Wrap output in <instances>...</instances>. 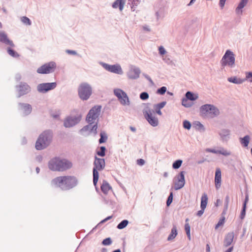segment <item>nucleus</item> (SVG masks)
Instances as JSON below:
<instances>
[{
    "mask_svg": "<svg viewBox=\"0 0 252 252\" xmlns=\"http://www.w3.org/2000/svg\"><path fill=\"white\" fill-rule=\"evenodd\" d=\"M249 201V195L248 194H246L245 195V200L243 203L242 206L244 207H247V204Z\"/></svg>",
    "mask_w": 252,
    "mask_h": 252,
    "instance_id": "55",
    "label": "nucleus"
},
{
    "mask_svg": "<svg viewBox=\"0 0 252 252\" xmlns=\"http://www.w3.org/2000/svg\"><path fill=\"white\" fill-rule=\"evenodd\" d=\"M106 148L105 146H100L99 151H96V154L97 156L103 157L106 155Z\"/></svg>",
    "mask_w": 252,
    "mask_h": 252,
    "instance_id": "35",
    "label": "nucleus"
},
{
    "mask_svg": "<svg viewBox=\"0 0 252 252\" xmlns=\"http://www.w3.org/2000/svg\"><path fill=\"white\" fill-rule=\"evenodd\" d=\"M66 53H67L68 54L73 55H77V53L76 51L74 50H71L67 49L65 51Z\"/></svg>",
    "mask_w": 252,
    "mask_h": 252,
    "instance_id": "58",
    "label": "nucleus"
},
{
    "mask_svg": "<svg viewBox=\"0 0 252 252\" xmlns=\"http://www.w3.org/2000/svg\"><path fill=\"white\" fill-rule=\"evenodd\" d=\"M53 137V131L47 129L40 133L35 142V148L37 150L40 151L47 148L52 143Z\"/></svg>",
    "mask_w": 252,
    "mask_h": 252,
    "instance_id": "3",
    "label": "nucleus"
},
{
    "mask_svg": "<svg viewBox=\"0 0 252 252\" xmlns=\"http://www.w3.org/2000/svg\"><path fill=\"white\" fill-rule=\"evenodd\" d=\"M105 166V159L104 158H98L95 156L94 167L93 169V184L94 186H96L99 179L98 171L102 170Z\"/></svg>",
    "mask_w": 252,
    "mask_h": 252,
    "instance_id": "5",
    "label": "nucleus"
},
{
    "mask_svg": "<svg viewBox=\"0 0 252 252\" xmlns=\"http://www.w3.org/2000/svg\"><path fill=\"white\" fill-rule=\"evenodd\" d=\"M240 142H241V144L244 147H246L248 146V145L249 144L250 137L249 135H245L244 137L240 138Z\"/></svg>",
    "mask_w": 252,
    "mask_h": 252,
    "instance_id": "33",
    "label": "nucleus"
},
{
    "mask_svg": "<svg viewBox=\"0 0 252 252\" xmlns=\"http://www.w3.org/2000/svg\"><path fill=\"white\" fill-rule=\"evenodd\" d=\"M226 0H220V1H219V5L221 7V8H223L224 5H225V1H226Z\"/></svg>",
    "mask_w": 252,
    "mask_h": 252,
    "instance_id": "59",
    "label": "nucleus"
},
{
    "mask_svg": "<svg viewBox=\"0 0 252 252\" xmlns=\"http://www.w3.org/2000/svg\"><path fill=\"white\" fill-rule=\"evenodd\" d=\"M234 236V234L233 232H231L227 233L225 236L224 239L223 246L225 247L229 246L233 242Z\"/></svg>",
    "mask_w": 252,
    "mask_h": 252,
    "instance_id": "20",
    "label": "nucleus"
},
{
    "mask_svg": "<svg viewBox=\"0 0 252 252\" xmlns=\"http://www.w3.org/2000/svg\"><path fill=\"white\" fill-rule=\"evenodd\" d=\"M140 0H128V4L130 6V9L132 11H135L136 6L140 4Z\"/></svg>",
    "mask_w": 252,
    "mask_h": 252,
    "instance_id": "29",
    "label": "nucleus"
},
{
    "mask_svg": "<svg viewBox=\"0 0 252 252\" xmlns=\"http://www.w3.org/2000/svg\"><path fill=\"white\" fill-rule=\"evenodd\" d=\"M207 151L212 153H214V154H219V153H218L219 150H216L215 149H208L207 150Z\"/></svg>",
    "mask_w": 252,
    "mask_h": 252,
    "instance_id": "64",
    "label": "nucleus"
},
{
    "mask_svg": "<svg viewBox=\"0 0 252 252\" xmlns=\"http://www.w3.org/2000/svg\"><path fill=\"white\" fill-rule=\"evenodd\" d=\"M98 128V120L96 122L94 123L92 126V127L90 129V133H93L94 135L97 133V129Z\"/></svg>",
    "mask_w": 252,
    "mask_h": 252,
    "instance_id": "40",
    "label": "nucleus"
},
{
    "mask_svg": "<svg viewBox=\"0 0 252 252\" xmlns=\"http://www.w3.org/2000/svg\"><path fill=\"white\" fill-rule=\"evenodd\" d=\"M7 53L13 58H18L20 55L19 54L14 50L12 49V47H8L7 48Z\"/></svg>",
    "mask_w": 252,
    "mask_h": 252,
    "instance_id": "34",
    "label": "nucleus"
},
{
    "mask_svg": "<svg viewBox=\"0 0 252 252\" xmlns=\"http://www.w3.org/2000/svg\"><path fill=\"white\" fill-rule=\"evenodd\" d=\"M100 138L98 140L99 144L104 143L106 142L108 136L104 131H102L100 133Z\"/></svg>",
    "mask_w": 252,
    "mask_h": 252,
    "instance_id": "36",
    "label": "nucleus"
},
{
    "mask_svg": "<svg viewBox=\"0 0 252 252\" xmlns=\"http://www.w3.org/2000/svg\"><path fill=\"white\" fill-rule=\"evenodd\" d=\"M82 115L79 114L74 117L68 116L63 122V126L66 128L72 127L78 124L81 120Z\"/></svg>",
    "mask_w": 252,
    "mask_h": 252,
    "instance_id": "14",
    "label": "nucleus"
},
{
    "mask_svg": "<svg viewBox=\"0 0 252 252\" xmlns=\"http://www.w3.org/2000/svg\"><path fill=\"white\" fill-rule=\"evenodd\" d=\"M78 180L73 176L57 177L51 181V185L60 188L62 190H68L73 189L78 184Z\"/></svg>",
    "mask_w": 252,
    "mask_h": 252,
    "instance_id": "1",
    "label": "nucleus"
},
{
    "mask_svg": "<svg viewBox=\"0 0 252 252\" xmlns=\"http://www.w3.org/2000/svg\"><path fill=\"white\" fill-rule=\"evenodd\" d=\"M235 55L233 52L230 50H227L220 60V64L222 67L228 65L232 67L235 64Z\"/></svg>",
    "mask_w": 252,
    "mask_h": 252,
    "instance_id": "7",
    "label": "nucleus"
},
{
    "mask_svg": "<svg viewBox=\"0 0 252 252\" xmlns=\"http://www.w3.org/2000/svg\"><path fill=\"white\" fill-rule=\"evenodd\" d=\"M129 221L127 220H124L121 221L117 226V228L119 229H123L126 227L128 225Z\"/></svg>",
    "mask_w": 252,
    "mask_h": 252,
    "instance_id": "37",
    "label": "nucleus"
},
{
    "mask_svg": "<svg viewBox=\"0 0 252 252\" xmlns=\"http://www.w3.org/2000/svg\"><path fill=\"white\" fill-rule=\"evenodd\" d=\"M36 160L38 162H41L43 159V157L41 155H38L35 158Z\"/></svg>",
    "mask_w": 252,
    "mask_h": 252,
    "instance_id": "61",
    "label": "nucleus"
},
{
    "mask_svg": "<svg viewBox=\"0 0 252 252\" xmlns=\"http://www.w3.org/2000/svg\"><path fill=\"white\" fill-rule=\"evenodd\" d=\"M158 51L159 54L162 56L164 55L166 52L165 48L162 46H160L158 47Z\"/></svg>",
    "mask_w": 252,
    "mask_h": 252,
    "instance_id": "53",
    "label": "nucleus"
},
{
    "mask_svg": "<svg viewBox=\"0 0 252 252\" xmlns=\"http://www.w3.org/2000/svg\"><path fill=\"white\" fill-rule=\"evenodd\" d=\"M183 160L182 159H177L173 163L172 168L174 169H178L181 166Z\"/></svg>",
    "mask_w": 252,
    "mask_h": 252,
    "instance_id": "39",
    "label": "nucleus"
},
{
    "mask_svg": "<svg viewBox=\"0 0 252 252\" xmlns=\"http://www.w3.org/2000/svg\"><path fill=\"white\" fill-rule=\"evenodd\" d=\"M246 209H247V207H244L242 206V210L241 211V214L240 215V218L241 220L244 219L246 216Z\"/></svg>",
    "mask_w": 252,
    "mask_h": 252,
    "instance_id": "52",
    "label": "nucleus"
},
{
    "mask_svg": "<svg viewBox=\"0 0 252 252\" xmlns=\"http://www.w3.org/2000/svg\"><path fill=\"white\" fill-rule=\"evenodd\" d=\"M21 21L22 22L27 25H31L32 24V22L31 21V20L27 17L26 16H23L22 18H21Z\"/></svg>",
    "mask_w": 252,
    "mask_h": 252,
    "instance_id": "47",
    "label": "nucleus"
},
{
    "mask_svg": "<svg viewBox=\"0 0 252 252\" xmlns=\"http://www.w3.org/2000/svg\"><path fill=\"white\" fill-rule=\"evenodd\" d=\"M178 232L177 230V227L175 225H173L170 234L169 235L167 240L170 241L173 240L177 235Z\"/></svg>",
    "mask_w": 252,
    "mask_h": 252,
    "instance_id": "27",
    "label": "nucleus"
},
{
    "mask_svg": "<svg viewBox=\"0 0 252 252\" xmlns=\"http://www.w3.org/2000/svg\"><path fill=\"white\" fill-rule=\"evenodd\" d=\"M225 222V218L222 217L220 219L218 222L216 224L215 228L217 229L220 226L223 225Z\"/></svg>",
    "mask_w": 252,
    "mask_h": 252,
    "instance_id": "48",
    "label": "nucleus"
},
{
    "mask_svg": "<svg viewBox=\"0 0 252 252\" xmlns=\"http://www.w3.org/2000/svg\"><path fill=\"white\" fill-rule=\"evenodd\" d=\"M101 108V106L95 105L89 110L86 117V121L88 123V125H86L80 129L79 132L80 133L82 134L83 132L88 130L90 131V126L94 124V121L98 118Z\"/></svg>",
    "mask_w": 252,
    "mask_h": 252,
    "instance_id": "4",
    "label": "nucleus"
},
{
    "mask_svg": "<svg viewBox=\"0 0 252 252\" xmlns=\"http://www.w3.org/2000/svg\"><path fill=\"white\" fill-rule=\"evenodd\" d=\"M248 0H241L238 6L236 7L235 12L237 14L242 15L243 13L242 9L246 5Z\"/></svg>",
    "mask_w": 252,
    "mask_h": 252,
    "instance_id": "24",
    "label": "nucleus"
},
{
    "mask_svg": "<svg viewBox=\"0 0 252 252\" xmlns=\"http://www.w3.org/2000/svg\"><path fill=\"white\" fill-rule=\"evenodd\" d=\"M183 127L188 130H189L191 127V124L190 122L188 120H185L183 123Z\"/></svg>",
    "mask_w": 252,
    "mask_h": 252,
    "instance_id": "45",
    "label": "nucleus"
},
{
    "mask_svg": "<svg viewBox=\"0 0 252 252\" xmlns=\"http://www.w3.org/2000/svg\"><path fill=\"white\" fill-rule=\"evenodd\" d=\"M201 209L198 211L197 213V216L200 217L204 213L205 208L200 207Z\"/></svg>",
    "mask_w": 252,
    "mask_h": 252,
    "instance_id": "57",
    "label": "nucleus"
},
{
    "mask_svg": "<svg viewBox=\"0 0 252 252\" xmlns=\"http://www.w3.org/2000/svg\"><path fill=\"white\" fill-rule=\"evenodd\" d=\"M221 174L220 168H218L215 171V183L216 189H218L221 186Z\"/></svg>",
    "mask_w": 252,
    "mask_h": 252,
    "instance_id": "19",
    "label": "nucleus"
},
{
    "mask_svg": "<svg viewBox=\"0 0 252 252\" xmlns=\"http://www.w3.org/2000/svg\"><path fill=\"white\" fill-rule=\"evenodd\" d=\"M57 85L56 82L40 83L37 86V90L40 93L45 94L54 90Z\"/></svg>",
    "mask_w": 252,
    "mask_h": 252,
    "instance_id": "12",
    "label": "nucleus"
},
{
    "mask_svg": "<svg viewBox=\"0 0 252 252\" xmlns=\"http://www.w3.org/2000/svg\"><path fill=\"white\" fill-rule=\"evenodd\" d=\"M0 42L5 45H8L12 47H14L15 45L13 41L10 40L7 36V34L4 32L0 31Z\"/></svg>",
    "mask_w": 252,
    "mask_h": 252,
    "instance_id": "18",
    "label": "nucleus"
},
{
    "mask_svg": "<svg viewBox=\"0 0 252 252\" xmlns=\"http://www.w3.org/2000/svg\"><path fill=\"white\" fill-rule=\"evenodd\" d=\"M189 100L187 99L186 97L185 98H183L182 100V105L186 108L190 107L192 105V103L189 102Z\"/></svg>",
    "mask_w": 252,
    "mask_h": 252,
    "instance_id": "38",
    "label": "nucleus"
},
{
    "mask_svg": "<svg viewBox=\"0 0 252 252\" xmlns=\"http://www.w3.org/2000/svg\"><path fill=\"white\" fill-rule=\"evenodd\" d=\"M167 91V88L165 86H162L157 90V94L160 95H163Z\"/></svg>",
    "mask_w": 252,
    "mask_h": 252,
    "instance_id": "43",
    "label": "nucleus"
},
{
    "mask_svg": "<svg viewBox=\"0 0 252 252\" xmlns=\"http://www.w3.org/2000/svg\"><path fill=\"white\" fill-rule=\"evenodd\" d=\"M126 0H116L112 5L113 8H119V10L122 11L124 7Z\"/></svg>",
    "mask_w": 252,
    "mask_h": 252,
    "instance_id": "22",
    "label": "nucleus"
},
{
    "mask_svg": "<svg viewBox=\"0 0 252 252\" xmlns=\"http://www.w3.org/2000/svg\"><path fill=\"white\" fill-rule=\"evenodd\" d=\"M166 101H162L158 104H155L154 105V107H157L158 108H159V109H162V108H163L165 105H166Z\"/></svg>",
    "mask_w": 252,
    "mask_h": 252,
    "instance_id": "51",
    "label": "nucleus"
},
{
    "mask_svg": "<svg viewBox=\"0 0 252 252\" xmlns=\"http://www.w3.org/2000/svg\"><path fill=\"white\" fill-rule=\"evenodd\" d=\"M56 63L54 62L46 63L37 68V72L39 74H49L54 72L56 68Z\"/></svg>",
    "mask_w": 252,
    "mask_h": 252,
    "instance_id": "9",
    "label": "nucleus"
},
{
    "mask_svg": "<svg viewBox=\"0 0 252 252\" xmlns=\"http://www.w3.org/2000/svg\"><path fill=\"white\" fill-rule=\"evenodd\" d=\"M218 153L219 154H221L224 156H228L231 155V152L223 149L222 150H219Z\"/></svg>",
    "mask_w": 252,
    "mask_h": 252,
    "instance_id": "50",
    "label": "nucleus"
},
{
    "mask_svg": "<svg viewBox=\"0 0 252 252\" xmlns=\"http://www.w3.org/2000/svg\"><path fill=\"white\" fill-rule=\"evenodd\" d=\"M185 230L186 231L188 238L190 240V226L189 223H186L185 225Z\"/></svg>",
    "mask_w": 252,
    "mask_h": 252,
    "instance_id": "41",
    "label": "nucleus"
},
{
    "mask_svg": "<svg viewBox=\"0 0 252 252\" xmlns=\"http://www.w3.org/2000/svg\"><path fill=\"white\" fill-rule=\"evenodd\" d=\"M208 198L207 194L206 193H204L201 198L200 207L206 208L208 203Z\"/></svg>",
    "mask_w": 252,
    "mask_h": 252,
    "instance_id": "32",
    "label": "nucleus"
},
{
    "mask_svg": "<svg viewBox=\"0 0 252 252\" xmlns=\"http://www.w3.org/2000/svg\"><path fill=\"white\" fill-rule=\"evenodd\" d=\"M229 202V196L228 195H227L225 198L223 212L225 211H226L227 210L228 207Z\"/></svg>",
    "mask_w": 252,
    "mask_h": 252,
    "instance_id": "49",
    "label": "nucleus"
},
{
    "mask_svg": "<svg viewBox=\"0 0 252 252\" xmlns=\"http://www.w3.org/2000/svg\"><path fill=\"white\" fill-rule=\"evenodd\" d=\"M153 110L148 106H146L143 111V113L148 122L153 126H157L158 125V120L155 116L152 115Z\"/></svg>",
    "mask_w": 252,
    "mask_h": 252,
    "instance_id": "8",
    "label": "nucleus"
},
{
    "mask_svg": "<svg viewBox=\"0 0 252 252\" xmlns=\"http://www.w3.org/2000/svg\"><path fill=\"white\" fill-rule=\"evenodd\" d=\"M228 81H229L230 83H232L235 84H242L244 81L245 79H242L240 78H238L236 76H233L229 77L227 79Z\"/></svg>",
    "mask_w": 252,
    "mask_h": 252,
    "instance_id": "30",
    "label": "nucleus"
},
{
    "mask_svg": "<svg viewBox=\"0 0 252 252\" xmlns=\"http://www.w3.org/2000/svg\"><path fill=\"white\" fill-rule=\"evenodd\" d=\"M112 243V239L110 237L106 238L103 240L101 244L103 246H109Z\"/></svg>",
    "mask_w": 252,
    "mask_h": 252,
    "instance_id": "44",
    "label": "nucleus"
},
{
    "mask_svg": "<svg viewBox=\"0 0 252 252\" xmlns=\"http://www.w3.org/2000/svg\"><path fill=\"white\" fill-rule=\"evenodd\" d=\"M173 193L172 191H170L169 193V195H168L167 200H166V206L169 207L173 201Z\"/></svg>",
    "mask_w": 252,
    "mask_h": 252,
    "instance_id": "42",
    "label": "nucleus"
},
{
    "mask_svg": "<svg viewBox=\"0 0 252 252\" xmlns=\"http://www.w3.org/2000/svg\"><path fill=\"white\" fill-rule=\"evenodd\" d=\"M48 166L51 171L63 172L70 169L72 163L66 158L55 157L48 161Z\"/></svg>",
    "mask_w": 252,
    "mask_h": 252,
    "instance_id": "2",
    "label": "nucleus"
},
{
    "mask_svg": "<svg viewBox=\"0 0 252 252\" xmlns=\"http://www.w3.org/2000/svg\"><path fill=\"white\" fill-rule=\"evenodd\" d=\"M193 127L196 130L204 132L205 130L204 126L199 121H196L192 123Z\"/></svg>",
    "mask_w": 252,
    "mask_h": 252,
    "instance_id": "28",
    "label": "nucleus"
},
{
    "mask_svg": "<svg viewBox=\"0 0 252 252\" xmlns=\"http://www.w3.org/2000/svg\"><path fill=\"white\" fill-rule=\"evenodd\" d=\"M112 218V216H108L107 217H106L105 219H103V220H102L100 222H99V224L100 223H104L106 221H107V220H110L111 218Z\"/></svg>",
    "mask_w": 252,
    "mask_h": 252,
    "instance_id": "60",
    "label": "nucleus"
},
{
    "mask_svg": "<svg viewBox=\"0 0 252 252\" xmlns=\"http://www.w3.org/2000/svg\"><path fill=\"white\" fill-rule=\"evenodd\" d=\"M101 190L102 192L105 194H107L108 191L110 189H112V187L109 185V184L107 182V181L105 180H103L102 182V184L100 187Z\"/></svg>",
    "mask_w": 252,
    "mask_h": 252,
    "instance_id": "25",
    "label": "nucleus"
},
{
    "mask_svg": "<svg viewBox=\"0 0 252 252\" xmlns=\"http://www.w3.org/2000/svg\"><path fill=\"white\" fill-rule=\"evenodd\" d=\"M155 110V112L156 113L158 114V115H162V112L161 111V109H159V108H158L157 107H154Z\"/></svg>",
    "mask_w": 252,
    "mask_h": 252,
    "instance_id": "63",
    "label": "nucleus"
},
{
    "mask_svg": "<svg viewBox=\"0 0 252 252\" xmlns=\"http://www.w3.org/2000/svg\"><path fill=\"white\" fill-rule=\"evenodd\" d=\"M246 79L250 82H252V71L246 73Z\"/></svg>",
    "mask_w": 252,
    "mask_h": 252,
    "instance_id": "54",
    "label": "nucleus"
},
{
    "mask_svg": "<svg viewBox=\"0 0 252 252\" xmlns=\"http://www.w3.org/2000/svg\"><path fill=\"white\" fill-rule=\"evenodd\" d=\"M210 107V104H206L202 105L199 108L200 115L202 117L207 116L209 113L210 110V109H209Z\"/></svg>",
    "mask_w": 252,
    "mask_h": 252,
    "instance_id": "23",
    "label": "nucleus"
},
{
    "mask_svg": "<svg viewBox=\"0 0 252 252\" xmlns=\"http://www.w3.org/2000/svg\"><path fill=\"white\" fill-rule=\"evenodd\" d=\"M114 93L122 105H129V98L125 92L120 89H116L114 90Z\"/></svg>",
    "mask_w": 252,
    "mask_h": 252,
    "instance_id": "10",
    "label": "nucleus"
},
{
    "mask_svg": "<svg viewBox=\"0 0 252 252\" xmlns=\"http://www.w3.org/2000/svg\"><path fill=\"white\" fill-rule=\"evenodd\" d=\"M143 75L145 77V78H146L150 82H151V83H153V80L148 75L145 73H143Z\"/></svg>",
    "mask_w": 252,
    "mask_h": 252,
    "instance_id": "62",
    "label": "nucleus"
},
{
    "mask_svg": "<svg viewBox=\"0 0 252 252\" xmlns=\"http://www.w3.org/2000/svg\"><path fill=\"white\" fill-rule=\"evenodd\" d=\"M101 64L104 68L110 72L120 75L123 73L120 65L118 64L110 65L104 63H101Z\"/></svg>",
    "mask_w": 252,
    "mask_h": 252,
    "instance_id": "15",
    "label": "nucleus"
},
{
    "mask_svg": "<svg viewBox=\"0 0 252 252\" xmlns=\"http://www.w3.org/2000/svg\"><path fill=\"white\" fill-rule=\"evenodd\" d=\"M185 171H181L174 178V187L175 190H179L183 188L186 183L185 178Z\"/></svg>",
    "mask_w": 252,
    "mask_h": 252,
    "instance_id": "11",
    "label": "nucleus"
},
{
    "mask_svg": "<svg viewBox=\"0 0 252 252\" xmlns=\"http://www.w3.org/2000/svg\"><path fill=\"white\" fill-rule=\"evenodd\" d=\"M78 94L81 100H88L92 94V87L88 83H81L78 88Z\"/></svg>",
    "mask_w": 252,
    "mask_h": 252,
    "instance_id": "6",
    "label": "nucleus"
},
{
    "mask_svg": "<svg viewBox=\"0 0 252 252\" xmlns=\"http://www.w3.org/2000/svg\"><path fill=\"white\" fill-rule=\"evenodd\" d=\"M185 97L189 100L194 101L198 98V96L197 94H195L190 91H188L185 94Z\"/></svg>",
    "mask_w": 252,
    "mask_h": 252,
    "instance_id": "31",
    "label": "nucleus"
},
{
    "mask_svg": "<svg viewBox=\"0 0 252 252\" xmlns=\"http://www.w3.org/2000/svg\"><path fill=\"white\" fill-rule=\"evenodd\" d=\"M210 109L209 111V115H210L211 117L214 118L217 117L220 114V111L219 109L213 104H210Z\"/></svg>",
    "mask_w": 252,
    "mask_h": 252,
    "instance_id": "26",
    "label": "nucleus"
},
{
    "mask_svg": "<svg viewBox=\"0 0 252 252\" xmlns=\"http://www.w3.org/2000/svg\"><path fill=\"white\" fill-rule=\"evenodd\" d=\"M145 163V161L142 158H139L137 160V164L140 166L143 165Z\"/></svg>",
    "mask_w": 252,
    "mask_h": 252,
    "instance_id": "56",
    "label": "nucleus"
},
{
    "mask_svg": "<svg viewBox=\"0 0 252 252\" xmlns=\"http://www.w3.org/2000/svg\"><path fill=\"white\" fill-rule=\"evenodd\" d=\"M18 105L20 106V109L23 111L24 116H28L31 113L32 108L31 104L19 102Z\"/></svg>",
    "mask_w": 252,
    "mask_h": 252,
    "instance_id": "17",
    "label": "nucleus"
},
{
    "mask_svg": "<svg viewBox=\"0 0 252 252\" xmlns=\"http://www.w3.org/2000/svg\"><path fill=\"white\" fill-rule=\"evenodd\" d=\"M140 73L141 70L139 67L132 65L127 72V76L129 79H137L139 77Z\"/></svg>",
    "mask_w": 252,
    "mask_h": 252,
    "instance_id": "16",
    "label": "nucleus"
},
{
    "mask_svg": "<svg viewBox=\"0 0 252 252\" xmlns=\"http://www.w3.org/2000/svg\"><path fill=\"white\" fill-rule=\"evenodd\" d=\"M140 98L142 100H146L149 98V95L147 92H142L139 95Z\"/></svg>",
    "mask_w": 252,
    "mask_h": 252,
    "instance_id": "46",
    "label": "nucleus"
},
{
    "mask_svg": "<svg viewBox=\"0 0 252 252\" xmlns=\"http://www.w3.org/2000/svg\"><path fill=\"white\" fill-rule=\"evenodd\" d=\"M219 134L222 141L227 142L230 138V131L228 129H222Z\"/></svg>",
    "mask_w": 252,
    "mask_h": 252,
    "instance_id": "21",
    "label": "nucleus"
},
{
    "mask_svg": "<svg viewBox=\"0 0 252 252\" xmlns=\"http://www.w3.org/2000/svg\"><path fill=\"white\" fill-rule=\"evenodd\" d=\"M16 89L18 92V97L26 95L31 91L30 85L24 82H20L18 85L16 86Z\"/></svg>",
    "mask_w": 252,
    "mask_h": 252,
    "instance_id": "13",
    "label": "nucleus"
}]
</instances>
